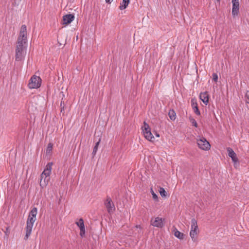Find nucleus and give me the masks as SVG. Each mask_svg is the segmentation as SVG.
Here are the masks:
<instances>
[{
    "label": "nucleus",
    "mask_w": 249,
    "mask_h": 249,
    "mask_svg": "<svg viewBox=\"0 0 249 249\" xmlns=\"http://www.w3.org/2000/svg\"><path fill=\"white\" fill-rule=\"evenodd\" d=\"M27 49V41L17 40V45L16 49L15 59L17 61H22L25 55Z\"/></svg>",
    "instance_id": "1"
},
{
    "label": "nucleus",
    "mask_w": 249,
    "mask_h": 249,
    "mask_svg": "<svg viewBox=\"0 0 249 249\" xmlns=\"http://www.w3.org/2000/svg\"><path fill=\"white\" fill-rule=\"evenodd\" d=\"M35 221V218L30 217L28 216V219L27 220V225L26 227V234L24 237L25 240H27L29 237L30 236L33 224Z\"/></svg>",
    "instance_id": "2"
},
{
    "label": "nucleus",
    "mask_w": 249,
    "mask_h": 249,
    "mask_svg": "<svg viewBox=\"0 0 249 249\" xmlns=\"http://www.w3.org/2000/svg\"><path fill=\"white\" fill-rule=\"evenodd\" d=\"M143 126L142 127L143 135L145 139L151 142H154L155 140L154 137L151 132L150 128L149 125L144 122Z\"/></svg>",
    "instance_id": "3"
},
{
    "label": "nucleus",
    "mask_w": 249,
    "mask_h": 249,
    "mask_svg": "<svg viewBox=\"0 0 249 249\" xmlns=\"http://www.w3.org/2000/svg\"><path fill=\"white\" fill-rule=\"evenodd\" d=\"M41 79L37 76L34 75L30 79L28 87L30 89H37L41 85Z\"/></svg>",
    "instance_id": "4"
},
{
    "label": "nucleus",
    "mask_w": 249,
    "mask_h": 249,
    "mask_svg": "<svg viewBox=\"0 0 249 249\" xmlns=\"http://www.w3.org/2000/svg\"><path fill=\"white\" fill-rule=\"evenodd\" d=\"M197 143L199 148L203 150H208L211 147L209 142L203 137L197 139Z\"/></svg>",
    "instance_id": "5"
},
{
    "label": "nucleus",
    "mask_w": 249,
    "mask_h": 249,
    "mask_svg": "<svg viewBox=\"0 0 249 249\" xmlns=\"http://www.w3.org/2000/svg\"><path fill=\"white\" fill-rule=\"evenodd\" d=\"M163 220L161 218L159 217L155 218H152L151 220V224L154 227L162 228L164 226Z\"/></svg>",
    "instance_id": "6"
},
{
    "label": "nucleus",
    "mask_w": 249,
    "mask_h": 249,
    "mask_svg": "<svg viewBox=\"0 0 249 249\" xmlns=\"http://www.w3.org/2000/svg\"><path fill=\"white\" fill-rule=\"evenodd\" d=\"M27 28L25 25L21 26L19 36L18 38V40H22L27 41Z\"/></svg>",
    "instance_id": "7"
},
{
    "label": "nucleus",
    "mask_w": 249,
    "mask_h": 249,
    "mask_svg": "<svg viewBox=\"0 0 249 249\" xmlns=\"http://www.w3.org/2000/svg\"><path fill=\"white\" fill-rule=\"evenodd\" d=\"M232 15L233 17L237 16L239 13V0H232Z\"/></svg>",
    "instance_id": "8"
},
{
    "label": "nucleus",
    "mask_w": 249,
    "mask_h": 249,
    "mask_svg": "<svg viewBox=\"0 0 249 249\" xmlns=\"http://www.w3.org/2000/svg\"><path fill=\"white\" fill-rule=\"evenodd\" d=\"M75 223L77 225V226L78 227H79V228H80V236L82 237H84L85 236V235L86 231H85V225H84V223L83 219L81 218H80L78 220V221L76 222Z\"/></svg>",
    "instance_id": "9"
},
{
    "label": "nucleus",
    "mask_w": 249,
    "mask_h": 249,
    "mask_svg": "<svg viewBox=\"0 0 249 249\" xmlns=\"http://www.w3.org/2000/svg\"><path fill=\"white\" fill-rule=\"evenodd\" d=\"M106 207L109 213H113L115 211V207L110 197H107L105 203Z\"/></svg>",
    "instance_id": "10"
},
{
    "label": "nucleus",
    "mask_w": 249,
    "mask_h": 249,
    "mask_svg": "<svg viewBox=\"0 0 249 249\" xmlns=\"http://www.w3.org/2000/svg\"><path fill=\"white\" fill-rule=\"evenodd\" d=\"M227 150L228 152V155L231 158L232 161L234 163L238 162V159L237 157L236 154L234 152L232 149L230 147H228Z\"/></svg>",
    "instance_id": "11"
},
{
    "label": "nucleus",
    "mask_w": 249,
    "mask_h": 249,
    "mask_svg": "<svg viewBox=\"0 0 249 249\" xmlns=\"http://www.w3.org/2000/svg\"><path fill=\"white\" fill-rule=\"evenodd\" d=\"M74 18V16L72 14H67L63 17V24H69L72 22Z\"/></svg>",
    "instance_id": "12"
},
{
    "label": "nucleus",
    "mask_w": 249,
    "mask_h": 249,
    "mask_svg": "<svg viewBox=\"0 0 249 249\" xmlns=\"http://www.w3.org/2000/svg\"><path fill=\"white\" fill-rule=\"evenodd\" d=\"M52 165H53L52 162H49L47 163V164L46 166V168H45V169L44 170V171L42 173V174H41V175H42V178H43V176H44V175L50 177V175L51 173Z\"/></svg>",
    "instance_id": "13"
},
{
    "label": "nucleus",
    "mask_w": 249,
    "mask_h": 249,
    "mask_svg": "<svg viewBox=\"0 0 249 249\" xmlns=\"http://www.w3.org/2000/svg\"><path fill=\"white\" fill-rule=\"evenodd\" d=\"M172 231L174 232L175 236L178 239L182 240L184 238L185 234L178 231L175 226H173Z\"/></svg>",
    "instance_id": "14"
},
{
    "label": "nucleus",
    "mask_w": 249,
    "mask_h": 249,
    "mask_svg": "<svg viewBox=\"0 0 249 249\" xmlns=\"http://www.w3.org/2000/svg\"><path fill=\"white\" fill-rule=\"evenodd\" d=\"M50 180V177L46 176H43L42 178V175H40V186L41 188H44L48 184Z\"/></svg>",
    "instance_id": "15"
},
{
    "label": "nucleus",
    "mask_w": 249,
    "mask_h": 249,
    "mask_svg": "<svg viewBox=\"0 0 249 249\" xmlns=\"http://www.w3.org/2000/svg\"><path fill=\"white\" fill-rule=\"evenodd\" d=\"M199 98L200 100L207 105L209 102V94L207 92H202L200 94Z\"/></svg>",
    "instance_id": "16"
},
{
    "label": "nucleus",
    "mask_w": 249,
    "mask_h": 249,
    "mask_svg": "<svg viewBox=\"0 0 249 249\" xmlns=\"http://www.w3.org/2000/svg\"><path fill=\"white\" fill-rule=\"evenodd\" d=\"M198 230L191 229V231L190 232V236L194 242L196 241V236L198 234Z\"/></svg>",
    "instance_id": "17"
},
{
    "label": "nucleus",
    "mask_w": 249,
    "mask_h": 249,
    "mask_svg": "<svg viewBox=\"0 0 249 249\" xmlns=\"http://www.w3.org/2000/svg\"><path fill=\"white\" fill-rule=\"evenodd\" d=\"M129 2L130 0H123L122 3H121L119 6V9L122 10L125 9L127 7Z\"/></svg>",
    "instance_id": "18"
},
{
    "label": "nucleus",
    "mask_w": 249,
    "mask_h": 249,
    "mask_svg": "<svg viewBox=\"0 0 249 249\" xmlns=\"http://www.w3.org/2000/svg\"><path fill=\"white\" fill-rule=\"evenodd\" d=\"M168 116L171 120L174 121L176 119V113L173 109H170L168 112Z\"/></svg>",
    "instance_id": "19"
},
{
    "label": "nucleus",
    "mask_w": 249,
    "mask_h": 249,
    "mask_svg": "<svg viewBox=\"0 0 249 249\" xmlns=\"http://www.w3.org/2000/svg\"><path fill=\"white\" fill-rule=\"evenodd\" d=\"M191 229L198 230L197 221L194 218L191 219Z\"/></svg>",
    "instance_id": "20"
},
{
    "label": "nucleus",
    "mask_w": 249,
    "mask_h": 249,
    "mask_svg": "<svg viewBox=\"0 0 249 249\" xmlns=\"http://www.w3.org/2000/svg\"><path fill=\"white\" fill-rule=\"evenodd\" d=\"M37 209L36 208L34 207V208H33V209L31 211V212L29 213V216L35 218L37 214Z\"/></svg>",
    "instance_id": "21"
},
{
    "label": "nucleus",
    "mask_w": 249,
    "mask_h": 249,
    "mask_svg": "<svg viewBox=\"0 0 249 249\" xmlns=\"http://www.w3.org/2000/svg\"><path fill=\"white\" fill-rule=\"evenodd\" d=\"M159 192L162 197H166L167 196V193L162 187H160Z\"/></svg>",
    "instance_id": "22"
},
{
    "label": "nucleus",
    "mask_w": 249,
    "mask_h": 249,
    "mask_svg": "<svg viewBox=\"0 0 249 249\" xmlns=\"http://www.w3.org/2000/svg\"><path fill=\"white\" fill-rule=\"evenodd\" d=\"M192 106L194 108V112L197 115H200V112L198 109L197 104L196 103L195 104H193L192 105Z\"/></svg>",
    "instance_id": "23"
},
{
    "label": "nucleus",
    "mask_w": 249,
    "mask_h": 249,
    "mask_svg": "<svg viewBox=\"0 0 249 249\" xmlns=\"http://www.w3.org/2000/svg\"><path fill=\"white\" fill-rule=\"evenodd\" d=\"M100 142V139H99V141L96 143L95 145L93 147V150L92 153V154L93 155V156H95L96 154Z\"/></svg>",
    "instance_id": "24"
},
{
    "label": "nucleus",
    "mask_w": 249,
    "mask_h": 249,
    "mask_svg": "<svg viewBox=\"0 0 249 249\" xmlns=\"http://www.w3.org/2000/svg\"><path fill=\"white\" fill-rule=\"evenodd\" d=\"M53 144L52 143H49L46 149V154H50L53 150Z\"/></svg>",
    "instance_id": "25"
},
{
    "label": "nucleus",
    "mask_w": 249,
    "mask_h": 249,
    "mask_svg": "<svg viewBox=\"0 0 249 249\" xmlns=\"http://www.w3.org/2000/svg\"><path fill=\"white\" fill-rule=\"evenodd\" d=\"M245 101L247 104H249V90H247L245 96Z\"/></svg>",
    "instance_id": "26"
},
{
    "label": "nucleus",
    "mask_w": 249,
    "mask_h": 249,
    "mask_svg": "<svg viewBox=\"0 0 249 249\" xmlns=\"http://www.w3.org/2000/svg\"><path fill=\"white\" fill-rule=\"evenodd\" d=\"M151 193L152 194L153 199L156 201H158V196L154 193V191L153 190V189L152 188L151 189Z\"/></svg>",
    "instance_id": "27"
},
{
    "label": "nucleus",
    "mask_w": 249,
    "mask_h": 249,
    "mask_svg": "<svg viewBox=\"0 0 249 249\" xmlns=\"http://www.w3.org/2000/svg\"><path fill=\"white\" fill-rule=\"evenodd\" d=\"M190 122L192 123V125L195 126L196 127H197V124L196 121L193 118H190Z\"/></svg>",
    "instance_id": "28"
},
{
    "label": "nucleus",
    "mask_w": 249,
    "mask_h": 249,
    "mask_svg": "<svg viewBox=\"0 0 249 249\" xmlns=\"http://www.w3.org/2000/svg\"><path fill=\"white\" fill-rule=\"evenodd\" d=\"M213 79L215 82H216L217 81V80H218V76H217V74L216 73H213Z\"/></svg>",
    "instance_id": "29"
},
{
    "label": "nucleus",
    "mask_w": 249,
    "mask_h": 249,
    "mask_svg": "<svg viewBox=\"0 0 249 249\" xmlns=\"http://www.w3.org/2000/svg\"><path fill=\"white\" fill-rule=\"evenodd\" d=\"M64 102H61L60 104V107H61V112H62L64 110Z\"/></svg>",
    "instance_id": "30"
},
{
    "label": "nucleus",
    "mask_w": 249,
    "mask_h": 249,
    "mask_svg": "<svg viewBox=\"0 0 249 249\" xmlns=\"http://www.w3.org/2000/svg\"><path fill=\"white\" fill-rule=\"evenodd\" d=\"M106 0V2L107 3H111V1H112V0Z\"/></svg>",
    "instance_id": "31"
},
{
    "label": "nucleus",
    "mask_w": 249,
    "mask_h": 249,
    "mask_svg": "<svg viewBox=\"0 0 249 249\" xmlns=\"http://www.w3.org/2000/svg\"><path fill=\"white\" fill-rule=\"evenodd\" d=\"M9 230V228L8 227H7L6 228V231L5 232L6 233H7V232H9V231H8Z\"/></svg>",
    "instance_id": "32"
},
{
    "label": "nucleus",
    "mask_w": 249,
    "mask_h": 249,
    "mask_svg": "<svg viewBox=\"0 0 249 249\" xmlns=\"http://www.w3.org/2000/svg\"><path fill=\"white\" fill-rule=\"evenodd\" d=\"M155 135H156V137H160L159 134H158L157 132H156Z\"/></svg>",
    "instance_id": "33"
}]
</instances>
